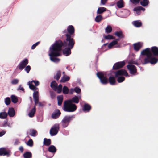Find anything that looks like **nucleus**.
<instances>
[{"mask_svg":"<svg viewBox=\"0 0 158 158\" xmlns=\"http://www.w3.org/2000/svg\"><path fill=\"white\" fill-rule=\"evenodd\" d=\"M57 150L56 147L52 145H51L47 148V151H48V152L52 154V155L50 156V158H52L54 156Z\"/></svg>","mask_w":158,"mask_h":158,"instance_id":"obj_15","label":"nucleus"},{"mask_svg":"<svg viewBox=\"0 0 158 158\" xmlns=\"http://www.w3.org/2000/svg\"><path fill=\"white\" fill-rule=\"evenodd\" d=\"M114 35L116 37H118L123 39L125 37V35L123 34V31L121 29H120L119 31H116L114 32Z\"/></svg>","mask_w":158,"mask_h":158,"instance_id":"obj_25","label":"nucleus"},{"mask_svg":"<svg viewBox=\"0 0 158 158\" xmlns=\"http://www.w3.org/2000/svg\"><path fill=\"white\" fill-rule=\"evenodd\" d=\"M19 80L18 79H14L11 81V84L13 85H16L18 83Z\"/></svg>","mask_w":158,"mask_h":158,"instance_id":"obj_54","label":"nucleus"},{"mask_svg":"<svg viewBox=\"0 0 158 158\" xmlns=\"http://www.w3.org/2000/svg\"><path fill=\"white\" fill-rule=\"evenodd\" d=\"M4 102L5 104L7 106H8L11 103V100L10 98L8 97L5 98L4 100Z\"/></svg>","mask_w":158,"mask_h":158,"instance_id":"obj_46","label":"nucleus"},{"mask_svg":"<svg viewBox=\"0 0 158 158\" xmlns=\"http://www.w3.org/2000/svg\"><path fill=\"white\" fill-rule=\"evenodd\" d=\"M139 7V6H135L133 9V11L136 12L137 15H139L141 13Z\"/></svg>","mask_w":158,"mask_h":158,"instance_id":"obj_47","label":"nucleus"},{"mask_svg":"<svg viewBox=\"0 0 158 158\" xmlns=\"http://www.w3.org/2000/svg\"><path fill=\"white\" fill-rule=\"evenodd\" d=\"M100 82L103 85H106L108 83V79L106 76L99 79Z\"/></svg>","mask_w":158,"mask_h":158,"instance_id":"obj_37","label":"nucleus"},{"mask_svg":"<svg viewBox=\"0 0 158 158\" xmlns=\"http://www.w3.org/2000/svg\"><path fill=\"white\" fill-rule=\"evenodd\" d=\"M7 116L8 115H6L2 112H0V119H6Z\"/></svg>","mask_w":158,"mask_h":158,"instance_id":"obj_55","label":"nucleus"},{"mask_svg":"<svg viewBox=\"0 0 158 158\" xmlns=\"http://www.w3.org/2000/svg\"><path fill=\"white\" fill-rule=\"evenodd\" d=\"M28 63L29 60L28 59L26 58H24L19 63L16 69L14 71V73H15L16 72L18 69H19L21 71L24 69V71L26 72L27 73H28L31 69V68L30 65H27Z\"/></svg>","mask_w":158,"mask_h":158,"instance_id":"obj_3","label":"nucleus"},{"mask_svg":"<svg viewBox=\"0 0 158 158\" xmlns=\"http://www.w3.org/2000/svg\"><path fill=\"white\" fill-rule=\"evenodd\" d=\"M142 56H141L140 55L139 58L138 59V60H139L141 62V64H142L143 65V63L144 62V60L145 59V58H144L142 57Z\"/></svg>","mask_w":158,"mask_h":158,"instance_id":"obj_56","label":"nucleus"},{"mask_svg":"<svg viewBox=\"0 0 158 158\" xmlns=\"http://www.w3.org/2000/svg\"><path fill=\"white\" fill-rule=\"evenodd\" d=\"M51 140L50 139L44 138L43 142V145L48 147L51 144Z\"/></svg>","mask_w":158,"mask_h":158,"instance_id":"obj_30","label":"nucleus"},{"mask_svg":"<svg viewBox=\"0 0 158 158\" xmlns=\"http://www.w3.org/2000/svg\"><path fill=\"white\" fill-rule=\"evenodd\" d=\"M29 131L30 133H29V135L32 137H36L38 135L37 131L34 129H30Z\"/></svg>","mask_w":158,"mask_h":158,"instance_id":"obj_32","label":"nucleus"},{"mask_svg":"<svg viewBox=\"0 0 158 158\" xmlns=\"http://www.w3.org/2000/svg\"><path fill=\"white\" fill-rule=\"evenodd\" d=\"M156 56L151 55L150 53H148L147 57L145 58L144 62L143 63V65L150 63L151 65H154L158 62V59Z\"/></svg>","mask_w":158,"mask_h":158,"instance_id":"obj_5","label":"nucleus"},{"mask_svg":"<svg viewBox=\"0 0 158 158\" xmlns=\"http://www.w3.org/2000/svg\"><path fill=\"white\" fill-rule=\"evenodd\" d=\"M43 111L40 110L39 113L37 115V119L38 121L41 122L43 121Z\"/></svg>","mask_w":158,"mask_h":158,"instance_id":"obj_31","label":"nucleus"},{"mask_svg":"<svg viewBox=\"0 0 158 158\" xmlns=\"http://www.w3.org/2000/svg\"><path fill=\"white\" fill-rule=\"evenodd\" d=\"M62 91L64 94H67L69 93V88L66 86L64 85L63 87V89Z\"/></svg>","mask_w":158,"mask_h":158,"instance_id":"obj_49","label":"nucleus"},{"mask_svg":"<svg viewBox=\"0 0 158 158\" xmlns=\"http://www.w3.org/2000/svg\"><path fill=\"white\" fill-rule=\"evenodd\" d=\"M57 83L55 80H53L50 83V86L52 89L55 91H56V87Z\"/></svg>","mask_w":158,"mask_h":158,"instance_id":"obj_34","label":"nucleus"},{"mask_svg":"<svg viewBox=\"0 0 158 158\" xmlns=\"http://www.w3.org/2000/svg\"><path fill=\"white\" fill-rule=\"evenodd\" d=\"M109 15L108 14L105 17H103L101 15L97 14V15L95 18V21L97 23H100L102 20L106 19L109 17Z\"/></svg>","mask_w":158,"mask_h":158,"instance_id":"obj_21","label":"nucleus"},{"mask_svg":"<svg viewBox=\"0 0 158 158\" xmlns=\"http://www.w3.org/2000/svg\"><path fill=\"white\" fill-rule=\"evenodd\" d=\"M117 78V81L118 83H121L123 82L125 79L124 76H118V77H115Z\"/></svg>","mask_w":158,"mask_h":158,"instance_id":"obj_42","label":"nucleus"},{"mask_svg":"<svg viewBox=\"0 0 158 158\" xmlns=\"http://www.w3.org/2000/svg\"><path fill=\"white\" fill-rule=\"evenodd\" d=\"M139 5L143 7H147L150 4L149 0H141Z\"/></svg>","mask_w":158,"mask_h":158,"instance_id":"obj_26","label":"nucleus"},{"mask_svg":"<svg viewBox=\"0 0 158 158\" xmlns=\"http://www.w3.org/2000/svg\"><path fill=\"white\" fill-rule=\"evenodd\" d=\"M112 31V28L110 25H107L106 27L105 28V32L108 34L110 33Z\"/></svg>","mask_w":158,"mask_h":158,"instance_id":"obj_38","label":"nucleus"},{"mask_svg":"<svg viewBox=\"0 0 158 158\" xmlns=\"http://www.w3.org/2000/svg\"><path fill=\"white\" fill-rule=\"evenodd\" d=\"M60 125L59 123H56L54 125H53L52 127L51 128V129H53L55 131H57L59 132V130H60Z\"/></svg>","mask_w":158,"mask_h":158,"instance_id":"obj_41","label":"nucleus"},{"mask_svg":"<svg viewBox=\"0 0 158 158\" xmlns=\"http://www.w3.org/2000/svg\"><path fill=\"white\" fill-rule=\"evenodd\" d=\"M18 97L15 94H12L11 95L10 98L12 102L15 104H16L18 101Z\"/></svg>","mask_w":158,"mask_h":158,"instance_id":"obj_33","label":"nucleus"},{"mask_svg":"<svg viewBox=\"0 0 158 158\" xmlns=\"http://www.w3.org/2000/svg\"><path fill=\"white\" fill-rule=\"evenodd\" d=\"M22 157L23 158H32V153L30 151H26L23 154Z\"/></svg>","mask_w":158,"mask_h":158,"instance_id":"obj_28","label":"nucleus"},{"mask_svg":"<svg viewBox=\"0 0 158 158\" xmlns=\"http://www.w3.org/2000/svg\"><path fill=\"white\" fill-rule=\"evenodd\" d=\"M117 7L118 8H123L125 6V3L123 0H119L116 2Z\"/></svg>","mask_w":158,"mask_h":158,"instance_id":"obj_29","label":"nucleus"},{"mask_svg":"<svg viewBox=\"0 0 158 158\" xmlns=\"http://www.w3.org/2000/svg\"><path fill=\"white\" fill-rule=\"evenodd\" d=\"M150 49L149 48H147L143 49L141 51L140 55L142 56L146 55V57H147V55L150 52Z\"/></svg>","mask_w":158,"mask_h":158,"instance_id":"obj_35","label":"nucleus"},{"mask_svg":"<svg viewBox=\"0 0 158 158\" xmlns=\"http://www.w3.org/2000/svg\"><path fill=\"white\" fill-rule=\"evenodd\" d=\"M65 106L63 108L64 111L68 112H73L76 111L77 107L74 103H69L64 101Z\"/></svg>","mask_w":158,"mask_h":158,"instance_id":"obj_4","label":"nucleus"},{"mask_svg":"<svg viewBox=\"0 0 158 158\" xmlns=\"http://www.w3.org/2000/svg\"><path fill=\"white\" fill-rule=\"evenodd\" d=\"M61 75V72L60 71L58 70L56 75H54L53 78L54 79L56 80L57 81H58L60 78Z\"/></svg>","mask_w":158,"mask_h":158,"instance_id":"obj_39","label":"nucleus"},{"mask_svg":"<svg viewBox=\"0 0 158 158\" xmlns=\"http://www.w3.org/2000/svg\"><path fill=\"white\" fill-rule=\"evenodd\" d=\"M109 73H108L107 76L109 77V79H108V83L111 85H114L117 84V83L115 79V75L114 76L113 75L114 74L113 71L110 70L109 71Z\"/></svg>","mask_w":158,"mask_h":158,"instance_id":"obj_9","label":"nucleus"},{"mask_svg":"<svg viewBox=\"0 0 158 158\" xmlns=\"http://www.w3.org/2000/svg\"><path fill=\"white\" fill-rule=\"evenodd\" d=\"M49 93L51 98L52 99H53L55 98L56 96V94L54 91L51 90L49 91Z\"/></svg>","mask_w":158,"mask_h":158,"instance_id":"obj_53","label":"nucleus"},{"mask_svg":"<svg viewBox=\"0 0 158 158\" xmlns=\"http://www.w3.org/2000/svg\"><path fill=\"white\" fill-rule=\"evenodd\" d=\"M42 147L43 152V156H45L47 158H50V156L48 155V151H47V148H46V149L45 150L43 147V145L42 146Z\"/></svg>","mask_w":158,"mask_h":158,"instance_id":"obj_48","label":"nucleus"},{"mask_svg":"<svg viewBox=\"0 0 158 158\" xmlns=\"http://www.w3.org/2000/svg\"><path fill=\"white\" fill-rule=\"evenodd\" d=\"M33 100L39 99L38 91H36L34 92L33 94Z\"/></svg>","mask_w":158,"mask_h":158,"instance_id":"obj_44","label":"nucleus"},{"mask_svg":"<svg viewBox=\"0 0 158 158\" xmlns=\"http://www.w3.org/2000/svg\"><path fill=\"white\" fill-rule=\"evenodd\" d=\"M70 79V77L69 76L66 75H63L60 80V83H65L69 81Z\"/></svg>","mask_w":158,"mask_h":158,"instance_id":"obj_27","label":"nucleus"},{"mask_svg":"<svg viewBox=\"0 0 158 158\" xmlns=\"http://www.w3.org/2000/svg\"><path fill=\"white\" fill-rule=\"evenodd\" d=\"M5 148L2 147L0 148V156H3Z\"/></svg>","mask_w":158,"mask_h":158,"instance_id":"obj_57","label":"nucleus"},{"mask_svg":"<svg viewBox=\"0 0 158 158\" xmlns=\"http://www.w3.org/2000/svg\"><path fill=\"white\" fill-rule=\"evenodd\" d=\"M81 106L82 111L85 113L89 112L92 108L91 105L86 102H85L83 105H81Z\"/></svg>","mask_w":158,"mask_h":158,"instance_id":"obj_13","label":"nucleus"},{"mask_svg":"<svg viewBox=\"0 0 158 158\" xmlns=\"http://www.w3.org/2000/svg\"><path fill=\"white\" fill-rule=\"evenodd\" d=\"M61 112L58 109H56L52 113L51 115V118L53 119L58 118L60 116Z\"/></svg>","mask_w":158,"mask_h":158,"instance_id":"obj_16","label":"nucleus"},{"mask_svg":"<svg viewBox=\"0 0 158 158\" xmlns=\"http://www.w3.org/2000/svg\"><path fill=\"white\" fill-rule=\"evenodd\" d=\"M96 71L97 72L96 73V75L99 79L107 76L108 74L107 73L108 72L99 71L98 70V69H96Z\"/></svg>","mask_w":158,"mask_h":158,"instance_id":"obj_19","label":"nucleus"},{"mask_svg":"<svg viewBox=\"0 0 158 158\" xmlns=\"http://www.w3.org/2000/svg\"><path fill=\"white\" fill-rule=\"evenodd\" d=\"M75 92L79 94L81 93V89L79 86H77L74 88Z\"/></svg>","mask_w":158,"mask_h":158,"instance_id":"obj_51","label":"nucleus"},{"mask_svg":"<svg viewBox=\"0 0 158 158\" xmlns=\"http://www.w3.org/2000/svg\"><path fill=\"white\" fill-rule=\"evenodd\" d=\"M25 143L26 145L30 147H32L34 145V142L31 138H30L27 141H25Z\"/></svg>","mask_w":158,"mask_h":158,"instance_id":"obj_40","label":"nucleus"},{"mask_svg":"<svg viewBox=\"0 0 158 158\" xmlns=\"http://www.w3.org/2000/svg\"><path fill=\"white\" fill-rule=\"evenodd\" d=\"M108 0H101L100 5V6L105 5Z\"/></svg>","mask_w":158,"mask_h":158,"instance_id":"obj_64","label":"nucleus"},{"mask_svg":"<svg viewBox=\"0 0 158 158\" xmlns=\"http://www.w3.org/2000/svg\"><path fill=\"white\" fill-rule=\"evenodd\" d=\"M32 83L33 82L35 84V86H38L39 84H40V82L39 81L36 80H32Z\"/></svg>","mask_w":158,"mask_h":158,"instance_id":"obj_63","label":"nucleus"},{"mask_svg":"<svg viewBox=\"0 0 158 158\" xmlns=\"http://www.w3.org/2000/svg\"><path fill=\"white\" fill-rule=\"evenodd\" d=\"M11 151L10 150H7L5 148V149L4 150L3 156H6L7 157L10 156L11 154Z\"/></svg>","mask_w":158,"mask_h":158,"instance_id":"obj_45","label":"nucleus"},{"mask_svg":"<svg viewBox=\"0 0 158 158\" xmlns=\"http://www.w3.org/2000/svg\"><path fill=\"white\" fill-rule=\"evenodd\" d=\"M6 120H4L3 122V123L2 124V126L3 127H6L8 126L9 127L10 126V123H8V119L6 118V119H5Z\"/></svg>","mask_w":158,"mask_h":158,"instance_id":"obj_52","label":"nucleus"},{"mask_svg":"<svg viewBox=\"0 0 158 158\" xmlns=\"http://www.w3.org/2000/svg\"><path fill=\"white\" fill-rule=\"evenodd\" d=\"M126 64L125 60L117 62L114 64L111 70L115 71V70H118L123 68Z\"/></svg>","mask_w":158,"mask_h":158,"instance_id":"obj_10","label":"nucleus"},{"mask_svg":"<svg viewBox=\"0 0 158 158\" xmlns=\"http://www.w3.org/2000/svg\"><path fill=\"white\" fill-rule=\"evenodd\" d=\"M115 77H117L118 76H124V77H129L130 76L127 71L124 69H121L116 71H113Z\"/></svg>","mask_w":158,"mask_h":158,"instance_id":"obj_8","label":"nucleus"},{"mask_svg":"<svg viewBox=\"0 0 158 158\" xmlns=\"http://www.w3.org/2000/svg\"><path fill=\"white\" fill-rule=\"evenodd\" d=\"M40 43V41H38L33 44L31 47V49H34L36 48V47L38 46Z\"/></svg>","mask_w":158,"mask_h":158,"instance_id":"obj_58","label":"nucleus"},{"mask_svg":"<svg viewBox=\"0 0 158 158\" xmlns=\"http://www.w3.org/2000/svg\"><path fill=\"white\" fill-rule=\"evenodd\" d=\"M29 107L27 109V111L28 112V115L30 118H32L35 116V114L36 111V107L35 106H34L30 110L31 108V106L30 104H28Z\"/></svg>","mask_w":158,"mask_h":158,"instance_id":"obj_12","label":"nucleus"},{"mask_svg":"<svg viewBox=\"0 0 158 158\" xmlns=\"http://www.w3.org/2000/svg\"><path fill=\"white\" fill-rule=\"evenodd\" d=\"M106 11H109L110 13V14H111V11L110 10H107L106 8L102 7H99L98 8V10L96 12L97 14L101 15Z\"/></svg>","mask_w":158,"mask_h":158,"instance_id":"obj_22","label":"nucleus"},{"mask_svg":"<svg viewBox=\"0 0 158 158\" xmlns=\"http://www.w3.org/2000/svg\"><path fill=\"white\" fill-rule=\"evenodd\" d=\"M75 31L73 25L68 26L67 29L62 31L64 35L61 37V39L56 40L52 44L58 52L65 56H69L71 54V50L74 47Z\"/></svg>","mask_w":158,"mask_h":158,"instance_id":"obj_1","label":"nucleus"},{"mask_svg":"<svg viewBox=\"0 0 158 158\" xmlns=\"http://www.w3.org/2000/svg\"><path fill=\"white\" fill-rule=\"evenodd\" d=\"M150 52L148 53L151 54V55L158 56V47L156 46H152L150 48Z\"/></svg>","mask_w":158,"mask_h":158,"instance_id":"obj_17","label":"nucleus"},{"mask_svg":"<svg viewBox=\"0 0 158 158\" xmlns=\"http://www.w3.org/2000/svg\"><path fill=\"white\" fill-rule=\"evenodd\" d=\"M58 132V131H55L52 129H50V130L49 133L51 136H54L56 135Z\"/></svg>","mask_w":158,"mask_h":158,"instance_id":"obj_50","label":"nucleus"},{"mask_svg":"<svg viewBox=\"0 0 158 158\" xmlns=\"http://www.w3.org/2000/svg\"><path fill=\"white\" fill-rule=\"evenodd\" d=\"M120 13H122V15H121L118 16L122 18H126L128 17L130 14L131 12L129 10L127 9H123L122 10L120 11ZM117 16L118 15L116 14Z\"/></svg>","mask_w":158,"mask_h":158,"instance_id":"obj_14","label":"nucleus"},{"mask_svg":"<svg viewBox=\"0 0 158 158\" xmlns=\"http://www.w3.org/2000/svg\"><path fill=\"white\" fill-rule=\"evenodd\" d=\"M57 101H62L63 99V95L62 94L59 95L57 97Z\"/></svg>","mask_w":158,"mask_h":158,"instance_id":"obj_61","label":"nucleus"},{"mask_svg":"<svg viewBox=\"0 0 158 158\" xmlns=\"http://www.w3.org/2000/svg\"><path fill=\"white\" fill-rule=\"evenodd\" d=\"M126 67L131 76L132 77L138 74L136 67L134 64H128Z\"/></svg>","mask_w":158,"mask_h":158,"instance_id":"obj_7","label":"nucleus"},{"mask_svg":"<svg viewBox=\"0 0 158 158\" xmlns=\"http://www.w3.org/2000/svg\"><path fill=\"white\" fill-rule=\"evenodd\" d=\"M8 115L10 117H14L15 114V112L14 108L12 107H9L8 108Z\"/></svg>","mask_w":158,"mask_h":158,"instance_id":"obj_23","label":"nucleus"},{"mask_svg":"<svg viewBox=\"0 0 158 158\" xmlns=\"http://www.w3.org/2000/svg\"><path fill=\"white\" fill-rule=\"evenodd\" d=\"M17 90L18 91H21L23 93H25V91L24 88L21 85H20L17 89Z\"/></svg>","mask_w":158,"mask_h":158,"instance_id":"obj_60","label":"nucleus"},{"mask_svg":"<svg viewBox=\"0 0 158 158\" xmlns=\"http://www.w3.org/2000/svg\"><path fill=\"white\" fill-rule=\"evenodd\" d=\"M143 43L140 42L135 43L133 44V50L136 52L139 51L143 46Z\"/></svg>","mask_w":158,"mask_h":158,"instance_id":"obj_18","label":"nucleus"},{"mask_svg":"<svg viewBox=\"0 0 158 158\" xmlns=\"http://www.w3.org/2000/svg\"><path fill=\"white\" fill-rule=\"evenodd\" d=\"M99 55H97L96 56V59L95 60V68L97 69H98V61L99 56Z\"/></svg>","mask_w":158,"mask_h":158,"instance_id":"obj_59","label":"nucleus"},{"mask_svg":"<svg viewBox=\"0 0 158 158\" xmlns=\"http://www.w3.org/2000/svg\"><path fill=\"white\" fill-rule=\"evenodd\" d=\"M35 86L32 83H31V84L29 85V88L31 90L35 92L36 91L35 89Z\"/></svg>","mask_w":158,"mask_h":158,"instance_id":"obj_62","label":"nucleus"},{"mask_svg":"<svg viewBox=\"0 0 158 158\" xmlns=\"http://www.w3.org/2000/svg\"><path fill=\"white\" fill-rule=\"evenodd\" d=\"M127 45H130L129 48V54L125 60V63H127L128 64H138V63L136 62H135V60H134L135 59V58H131L130 60H129L130 55L131 46L130 43H127Z\"/></svg>","mask_w":158,"mask_h":158,"instance_id":"obj_11","label":"nucleus"},{"mask_svg":"<svg viewBox=\"0 0 158 158\" xmlns=\"http://www.w3.org/2000/svg\"><path fill=\"white\" fill-rule=\"evenodd\" d=\"M65 101L69 103L73 102L75 104H78L79 102L78 98L77 96L76 95H74L72 98Z\"/></svg>","mask_w":158,"mask_h":158,"instance_id":"obj_20","label":"nucleus"},{"mask_svg":"<svg viewBox=\"0 0 158 158\" xmlns=\"http://www.w3.org/2000/svg\"><path fill=\"white\" fill-rule=\"evenodd\" d=\"M56 87L57 93L58 94H61L63 89L62 85L61 84H60L58 85Z\"/></svg>","mask_w":158,"mask_h":158,"instance_id":"obj_43","label":"nucleus"},{"mask_svg":"<svg viewBox=\"0 0 158 158\" xmlns=\"http://www.w3.org/2000/svg\"><path fill=\"white\" fill-rule=\"evenodd\" d=\"M132 23L135 27L137 28L140 27L142 25V23L139 20L134 21Z\"/></svg>","mask_w":158,"mask_h":158,"instance_id":"obj_24","label":"nucleus"},{"mask_svg":"<svg viewBox=\"0 0 158 158\" xmlns=\"http://www.w3.org/2000/svg\"><path fill=\"white\" fill-rule=\"evenodd\" d=\"M141 0H129V4L133 6H137L139 5Z\"/></svg>","mask_w":158,"mask_h":158,"instance_id":"obj_36","label":"nucleus"},{"mask_svg":"<svg viewBox=\"0 0 158 158\" xmlns=\"http://www.w3.org/2000/svg\"><path fill=\"white\" fill-rule=\"evenodd\" d=\"M75 115L64 116L61 121L62 127L65 128L68 127L70 122L75 118Z\"/></svg>","mask_w":158,"mask_h":158,"instance_id":"obj_6","label":"nucleus"},{"mask_svg":"<svg viewBox=\"0 0 158 158\" xmlns=\"http://www.w3.org/2000/svg\"><path fill=\"white\" fill-rule=\"evenodd\" d=\"M48 55L51 61L57 63L60 61V59L58 57L61 56L62 54L58 52L52 44L49 48Z\"/></svg>","mask_w":158,"mask_h":158,"instance_id":"obj_2","label":"nucleus"}]
</instances>
